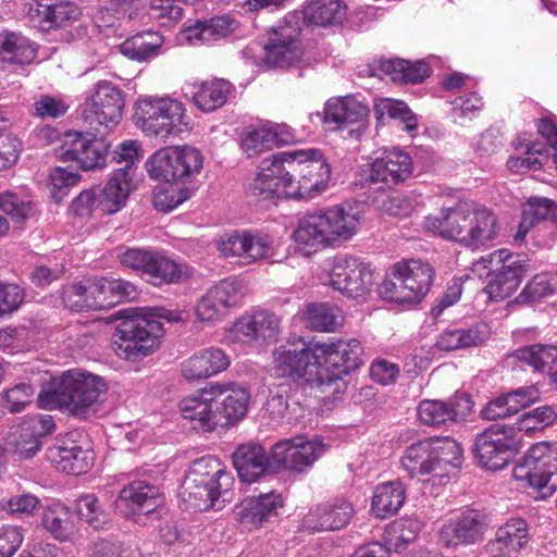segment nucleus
Here are the masks:
<instances>
[{
  "label": "nucleus",
  "instance_id": "nucleus-1",
  "mask_svg": "<svg viewBox=\"0 0 557 557\" xmlns=\"http://www.w3.org/2000/svg\"><path fill=\"white\" fill-rule=\"evenodd\" d=\"M330 177L331 166L318 149L283 151L261 161L249 193L262 200L313 198Z\"/></svg>",
  "mask_w": 557,
  "mask_h": 557
},
{
  "label": "nucleus",
  "instance_id": "nucleus-2",
  "mask_svg": "<svg viewBox=\"0 0 557 557\" xmlns=\"http://www.w3.org/2000/svg\"><path fill=\"white\" fill-rule=\"evenodd\" d=\"M248 391L233 383H211L195 395L180 403L184 419L190 420L193 428L210 432L218 425H227L242 419L248 408Z\"/></svg>",
  "mask_w": 557,
  "mask_h": 557
},
{
  "label": "nucleus",
  "instance_id": "nucleus-3",
  "mask_svg": "<svg viewBox=\"0 0 557 557\" xmlns=\"http://www.w3.org/2000/svg\"><path fill=\"white\" fill-rule=\"evenodd\" d=\"M160 320L177 322L182 320V313L160 307L121 311L113 334L115 354L121 359L136 362L156 351L164 333Z\"/></svg>",
  "mask_w": 557,
  "mask_h": 557
},
{
  "label": "nucleus",
  "instance_id": "nucleus-4",
  "mask_svg": "<svg viewBox=\"0 0 557 557\" xmlns=\"http://www.w3.org/2000/svg\"><path fill=\"white\" fill-rule=\"evenodd\" d=\"M234 476L226 471L221 461L213 456L194 460L185 473L180 496L188 509L205 511L209 508L221 509L231 502Z\"/></svg>",
  "mask_w": 557,
  "mask_h": 557
},
{
  "label": "nucleus",
  "instance_id": "nucleus-5",
  "mask_svg": "<svg viewBox=\"0 0 557 557\" xmlns=\"http://www.w3.org/2000/svg\"><path fill=\"white\" fill-rule=\"evenodd\" d=\"M107 392L108 384L103 377L70 370L63 373L54 388L38 395V403L41 407L65 408L71 416L84 420L98 412Z\"/></svg>",
  "mask_w": 557,
  "mask_h": 557
},
{
  "label": "nucleus",
  "instance_id": "nucleus-6",
  "mask_svg": "<svg viewBox=\"0 0 557 557\" xmlns=\"http://www.w3.org/2000/svg\"><path fill=\"white\" fill-rule=\"evenodd\" d=\"M360 220L357 208L349 205L334 206L300 219L293 238L305 246H335L356 234Z\"/></svg>",
  "mask_w": 557,
  "mask_h": 557
},
{
  "label": "nucleus",
  "instance_id": "nucleus-7",
  "mask_svg": "<svg viewBox=\"0 0 557 557\" xmlns=\"http://www.w3.org/2000/svg\"><path fill=\"white\" fill-rule=\"evenodd\" d=\"M488 269V283L485 292L495 301L511 296L522 278L532 270L525 256L512 255L507 249H498L481 257L472 265V271L482 276L481 270Z\"/></svg>",
  "mask_w": 557,
  "mask_h": 557
},
{
  "label": "nucleus",
  "instance_id": "nucleus-8",
  "mask_svg": "<svg viewBox=\"0 0 557 557\" xmlns=\"http://www.w3.org/2000/svg\"><path fill=\"white\" fill-rule=\"evenodd\" d=\"M134 120L146 135L163 139L177 136L188 128L183 103L170 97L138 99Z\"/></svg>",
  "mask_w": 557,
  "mask_h": 557
},
{
  "label": "nucleus",
  "instance_id": "nucleus-9",
  "mask_svg": "<svg viewBox=\"0 0 557 557\" xmlns=\"http://www.w3.org/2000/svg\"><path fill=\"white\" fill-rule=\"evenodd\" d=\"M512 476L524 488H532L535 498L546 499L557 488V444L533 446L513 467Z\"/></svg>",
  "mask_w": 557,
  "mask_h": 557
},
{
  "label": "nucleus",
  "instance_id": "nucleus-10",
  "mask_svg": "<svg viewBox=\"0 0 557 557\" xmlns=\"http://www.w3.org/2000/svg\"><path fill=\"white\" fill-rule=\"evenodd\" d=\"M320 348L325 355L319 372V388L323 393L339 394L346 389L345 376L357 369L362 360V346L359 339H337L324 343Z\"/></svg>",
  "mask_w": 557,
  "mask_h": 557
},
{
  "label": "nucleus",
  "instance_id": "nucleus-11",
  "mask_svg": "<svg viewBox=\"0 0 557 557\" xmlns=\"http://www.w3.org/2000/svg\"><path fill=\"white\" fill-rule=\"evenodd\" d=\"M203 164L201 152L189 146L161 148L146 161L151 180L166 183H188L200 173Z\"/></svg>",
  "mask_w": 557,
  "mask_h": 557
},
{
  "label": "nucleus",
  "instance_id": "nucleus-12",
  "mask_svg": "<svg viewBox=\"0 0 557 557\" xmlns=\"http://www.w3.org/2000/svg\"><path fill=\"white\" fill-rule=\"evenodd\" d=\"M125 106L123 91L113 83L100 81L95 92L82 107V116L99 134L115 127Z\"/></svg>",
  "mask_w": 557,
  "mask_h": 557
},
{
  "label": "nucleus",
  "instance_id": "nucleus-13",
  "mask_svg": "<svg viewBox=\"0 0 557 557\" xmlns=\"http://www.w3.org/2000/svg\"><path fill=\"white\" fill-rule=\"evenodd\" d=\"M272 369L276 376L293 381L314 382L319 387V372L322 368L311 344L299 341L287 343L274 349Z\"/></svg>",
  "mask_w": 557,
  "mask_h": 557
},
{
  "label": "nucleus",
  "instance_id": "nucleus-14",
  "mask_svg": "<svg viewBox=\"0 0 557 557\" xmlns=\"http://www.w3.org/2000/svg\"><path fill=\"white\" fill-rule=\"evenodd\" d=\"M488 529L487 516L474 508H465L448 520L438 530L443 546L458 549L482 542Z\"/></svg>",
  "mask_w": 557,
  "mask_h": 557
},
{
  "label": "nucleus",
  "instance_id": "nucleus-15",
  "mask_svg": "<svg viewBox=\"0 0 557 557\" xmlns=\"http://www.w3.org/2000/svg\"><path fill=\"white\" fill-rule=\"evenodd\" d=\"M516 448L515 428L493 424L475 438L474 454L487 470H500L510 461Z\"/></svg>",
  "mask_w": 557,
  "mask_h": 557
},
{
  "label": "nucleus",
  "instance_id": "nucleus-16",
  "mask_svg": "<svg viewBox=\"0 0 557 557\" xmlns=\"http://www.w3.org/2000/svg\"><path fill=\"white\" fill-rule=\"evenodd\" d=\"M110 145L103 139L81 132L64 134L59 157L64 162H75L81 170L92 171L106 164Z\"/></svg>",
  "mask_w": 557,
  "mask_h": 557
},
{
  "label": "nucleus",
  "instance_id": "nucleus-17",
  "mask_svg": "<svg viewBox=\"0 0 557 557\" xmlns=\"http://www.w3.org/2000/svg\"><path fill=\"white\" fill-rule=\"evenodd\" d=\"M331 286L350 298L366 295L373 284V273L369 264L356 257H337L330 272Z\"/></svg>",
  "mask_w": 557,
  "mask_h": 557
},
{
  "label": "nucleus",
  "instance_id": "nucleus-18",
  "mask_svg": "<svg viewBox=\"0 0 557 557\" xmlns=\"http://www.w3.org/2000/svg\"><path fill=\"white\" fill-rule=\"evenodd\" d=\"M324 450L321 441H308L302 436L282 440L271 448L273 470L300 472L312 466Z\"/></svg>",
  "mask_w": 557,
  "mask_h": 557
},
{
  "label": "nucleus",
  "instance_id": "nucleus-19",
  "mask_svg": "<svg viewBox=\"0 0 557 557\" xmlns=\"http://www.w3.org/2000/svg\"><path fill=\"white\" fill-rule=\"evenodd\" d=\"M305 53L299 30L288 25L273 29L263 46V62L269 67L286 69L298 63Z\"/></svg>",
  "mask_w": 557,
  "mask_h": 557
},
{
  "label": "nucleus",
  "instance_id": "nucleus-20",
  "mask_svg": "<svg viewBox=\"0 0 557 557\" xmlns=\"http://www.w3.org/2000/svg\"><path fill=\"white\" fill-rule=\"evenodd\" d=\"M284 500L280 493L271 491L244 498L234 509L235 520L248 530L259 529L278 516Z\"/></svg>",
  "mask_w": 557,
  "mask_h": 557
},
{
  "label": "nucleus",
  "instance_id": "nucleus-21",
  "mask_svg": "<svg viewBox=\"0 0 557 557\" xmlns=\"http://www.w3.org/2000/svg\"><path fill=\"white\" fill-rule=\"evenodd\" d=\"M163 502V496L157 486L137 480L120 491L115 506L123 517L129 518L137 515H149L161 507Z\"/></svg>",
  "mask_w": 557,
  "mask_h": 557
},
{
  "label": "nucleus",
  "instance_id": "nucleus-22",
  "mask_svg": "<svg viewBox=\"0 0 557 557\" xmlns=\"http://www.w3.org/2000/svg\"><path fill=\"white\" fill-rule=\"evenodd\" d=\"M355 513L352 505L342 498L310 508L301 520V529L310 532L333 531L345 528Z\"/></svg>",
  "mask_w": 557,
  "mask_h": 557
},
{
  "label": "nucleus",
  "instance_id": "nucleus-23",
  "mask_svg": "<svg viewBox=\"0 0 557 557\" xmlns=\"http://www.w3.org/2000/svg\"><path fill=\"white\" fill-rule=\"evenodd\" d=\"M219 250L224 256L238 257L243 263H250L271 257L274 252V239L267 234L235 232L221 239Z\"/></svg>",
  "mask_w": 557,
  "mask_h": 557
},
{
  "label": "nucleus",
  "instance_id": "nucleus-24",
  "mask_svg": "<svg viewBox=\"0 0 557 557\" xmlns=\"http://www.w3.org/2000/svg\"><path fill=\"white\" fill-rule=\"evenodd\" d=\"M530 540L529 523L522 518H510L496 530L485 550L490 557H517Z\"/></svg>",
  "mask_w": 557,
  "mask_h": 557
},
{
  "label": "nucleus",
  "instance_id": "nucleus-25",
  "mask_svg": "<svg viewBox=\"0 0 557 557\" xmlns=\"http://www.w3.org/2000/svg\"><path fill=\"white\" fill-rule=\"evenodd\" d=\"M46 457L58 470L73 475L87 472L94 462L92 451L83 449L69 436L55 438L54 444L48 447Z\"/></svg>",
  "mask_w": 557,
  "mask_h": 557
},
{
  "label": "nucleus",
  "instance_id": "nucleus-26",
  "mask_svg": "<svg viewBox=\"0 0 557 557\" xmlns=\"http://www.w3.org/2000/svg\"><path fill=\"white\" fill-rule=\"evenodd\" d=\"M27 17L42 32L63 27L78 14L77 7L70 1L33 0L27 4Z\"/></svg>",
  "mask_w": 557,
  "mask_h": 557
},
{
  "label": "nucleus",
  "instance_id": "nucleus-27",
  "mask_svg": "<svg viewBox=\"0 0 557 557\" xmlns=\"http://www.w3.org/2000/svg\"><path fill=\"white\" fill-rule=\"evenodd\" d=\"M473 212V203L458 202L455 207L444 208L438 214H430L424 220V228L442 238L458 242V238H467L470 242L473 237L463 231L465 227L458 222H465L466 215Z\"/></svg>",
  "mask_w": 557,
  "mask_h": 557
},
{
  "label": "nucleus",
  "instance_id": "nucleus-28",
  "mask_svg": "<svg viewBox=\"0 0 557 557\" xmlns=\"http://www.w3.org/2000/svg\"><path fill=\"white\" fill-rule=\"evenodd\" d=\"M412 174L411 157L398 149L384 151L371 164L370 181L383 183L387 187L408 180Z\"/></svg>",
  "mask_w": 557,
  "mask_h": 557
},
{
  "label": "nucleus",
  "instance_id": "nucleus-29",
  "mask_svg": "<svg viewBox=\"0 0 557 557\" xmlns=\"http://www.w3.org/2000/svg\"><path fill=\"white\" fill-rule=\"evenodd\" d=\"M55 428L52 416L36 414L28 418L13 441L14 455L20 459L34 457L41 447V438L51 434Z\"/></svg>",
  "mask_w": 557,
  "mask_h": 557
},
{
  "label": "nucleus",
  "instance_id": "nucleus-30",
  "mask_svg": "<svg viewBox=\"0 0 557 557\" xmlns=\"http://www.w3.org/2000/svg\"><path fill=\"white\" fill-rule=\"evenodd\" d=\"M233 466L242 481L252 483L272 467L271 454L258 443H246L236 447L232 455Z\"/></svg>",
  "mask_w": 557,
  "mask_h": 557
},
{
  "label": "nucleus",
  "instance_id": "nucleus-31",
  "mask_svg": "<svg viewBox=\"0 0 557 557\" xmlns=\"http://www.w3.org/2000/svg\"><path fill=\"white\" fill-rule=\"evenodd\" d=\"M100 202V212L106 215L121 211L133 188L132 175L127 169L114 170L103 187L95 186Z\"/></svg>",
  "mask_w": 557,
  "mask_h": 557
},
{
  "label": "nucleus",
  "instance_id": "nucleus-32",
  "mask_svg": "<svg viewBox=\"0 0 557 557\" xmlns=\"http://www.w3.org/2000/svg\"><path fill=\"white\" fill-rule=\"evenodd\" d=\"M280 329L277 317L269 311H257L240 317L233 326V333L239 341H265L276 337Z\"/></svg>",
  "mask_w": 557,
  "mask_h": 557
},
{
  "label": "nucleus",
  "instance_id": "nucleus-33",
  "mask_svg": "<svg viewBox=\"0 0 557 557\" xmlns=\"http://www.w3.org/2000/svg\"><path fill=\"white\" fill-rule=\"evenodd\" d=\"M230 366V357L218 347H210L189 357L182 368L187 380L205 379L226 370Z\"/></svg>",
  "mask_w": 557,
  "mask_h": 557
},
{
  "label": "nucleus",
  "instance_id": "nucleus-34",
  "mask_svg": "<svg viewBox=\"0 0 557 557\" xmlns=\"http://www.w3.org/2000/svg\"><path fill=\"white\" fill-rule=\"evenodd\" d=\"M458 225L465 227L473 238L468 242L467 238H458V243L470 248H479L496 237V218L484 207L473 205V212L466 215L465 222H458Z\"/></svg>",
  "mask_w": 557,
  "mask_h": 557
},
{
  "label": "nucleus",
  "instance_id": "nucleus-35",
  "mask_svg": "<svg viewBox=\"0 0 557 557\" xmlns=\"http://www.w3.org/2000/svg\"><path fill=\"white\" fill-rule=\"evenodd\" d=\"M397 272L403 276L409 296L413 302H419L428 294L434 277V270L419 259H411L396 263Z\"/></svg>",
  "mask_w": 557,
  "mask_h": 557
},
{
  "label": "nucleus",
  "instance_id": "nucleus-36",
  "mask_svg": "<svg viewBox=\"0 0 557 557\" xmlns=\"http://www.w3.org/2000/svg\"><path fill=\"white\" fill-rule=\"evenodd\" d=\"M367 107L351 98L330 99L324 107L323 122L330 129L362 124Z\"/></svg>",
  "mask_w": 557,
  "mask_h": 557
},
{
  "label": "nucleus",
  "instance_id": "nucleus-37",
  "mask_svg": "<svg viewBox=\"0 0 557 557\" xmlns=\"http://www.w3.org/2000/svg\"><path fill=\"white\" fill-rule=\"evenodd\" d=\"M233 89V85L228 81L215 78L194 85L190 97L199 110L209 113L223 107Z\"/></svg>",
  "mask_w": 557,
  "mask_h": 557
},
{
  "label": "nucleus",
  "instance_id": "nucleus-38",
  "mask_svg": "<svg viewBox=\"0 0 557 557\" xmlns=\"http://www.w3.org/2000/svg\"><path fill=\"white\" fill-rule=\"evenodd\" d=\"M490 337L487 326L474 324L468 329H446L436 339L435 346L443 351H451L480 346Z\"/></svg>",
  "mask_w": 557,
  "mask_h": 557
},
{
  "label": "nucleus",
  "instance_id": "nucleus-39",
  "mask_svg": "<svg viewBox=\"0 0 557 557\" xmlns=\"http://www.w3.org/2000/svg\"><path fill=\"white\" fill-rule=\"evenodd\" d=\"M406 499V488L400 481L379 484L373 493L371 511L376 518L386 519L403 507Z\"/></svg>",
  "mask_w": 557,
  "mask_h": 557
},
{
  "label": "nucleus",
  "instance_id": "nucleus-40",
  "mask_svg": "<svg viewBox=\"0 0 557 557\" xmlns=\"http://www.w3.org/2000/svg\"><path fill=\"white\" fill-rule=\"evenodd\" d=\"M163 42L164 38L160 33L147 30L124 40L120 45V51L132 60L143 62L157 57Z\"/></svg>",
  "mask_w": 557,
  "mask_h": 557
},
{
  "label": "nucleus",
  "instance_id": "nucleus-41",
  "mask_svg": "<svg viewBox=\"0 0 557 557\" xmlns=\"http://www.w3.org/2000/svg\"><path fill=\"white\" fill-rule=\"evenodd\" d=\"M238 22L230 15H216L208 20L197 21L186 32L188 38H197L202 42H213L223 39L238 28Z\"/></svg>",
  "mask_w": 557,
  "mask_h": 557
},
{
  "label": "nucleus",
  "instance_id": "nucleus-42",
  "mask_svg": "<svg viewBox=\"0 0 557 557\" xmlns=\"http://www.w3.org/2000/svg\"><path fill=\"white\" fill-rule=\"evenodd\" d=\"M380 70L394 82L405 84L422 83L430 75V66L424 61L410 62L404 59H385L380 61Z\"/></svg>",
  "mask_w": 557,
  "mask_h": 557
},
{
  "label": "nucleus",
  "instance_id": "nucleus-43",
  "mask_svg": "<svg viewBox=\"0 0 557 557\" xmlns=\"http://www.w3.org/2000/svg\"><path fill=\"white\" fill-rule=\"evenodd\" d=\"M431 449L435 466L436 475L447 474L449 468H460L463 459V451L459 443L450 437H431Z\"/></svg>",
  "mask_w": 557,
  "mask_h": 557
},
{
  "label": "nucleus",
  "instance_id": "nucleus-44",
  "mask_svg": "<svg viewBox=\"0 0 557 557\" xmlns=\"http://www.w3.org/2000/svg\"><path fill=\"white\" fill-rule=\"evenodd\" d=\"M401 466L410 478L436 472L430 438L419 441L407 447L401 457Z\"/></svg>",
  "mask_w": 557,
  "mask_h": 557
},
{
  "label": "nucleus",
  "instance_id": "nucleus-45",
  "mask_svg": "<svg viewBox=\"0 0 557 557\" xmlns=\"http://www.w3.org/2000/svg\"><path fill=\"white\" fill-rule=\"evenodd\" d=\"M346 17V5L341 0H314L307 4L304 18L317 26L337 25Z\"/></svg>",
  "mask_w": 557,
  "mask_h": 557
},
{
  "label": "nucleus",
  "instance_id": "nucleus-46",
  "mask_svg": "<svg viewBox=\"0 0 557 557\" xmlns=\"http://www.w3.org/2000/svg\"><path fill=\"white\" fill-rule=\"evenodd\" d=\"M458 407L457 400L424 399L418 406V417L425 425H447L450 422H455L458 416L463 414V412L459 411Z\"/></svg>",
  "mask_w": 557,
  "mask_h": 557
},
{
  "label": "nucleus",
  "instance_id": "nucleus-47",
  "mask_svg": "<svg viewBox=\"0 0 557 557\" xmlns=\"http://www.w3.org/2000/svg\"><path fill=\"white\" fill-rule=\"evenodd\" d=\"M94 288L95 281L87 286L82 283L65 285L62 289V301L73 311L103 309V301L98 298V290Z\"/></svg>",
  "mask_w": 557,
  "mask_h": 557
},
{
  "label": "nucleus",
  "instance_id": "nucleus-48",
  "mask_svg": "<svg viewBox=\"0 0 557 557\" xmlns=\"http://www.w3.org/2000/svg\"><path fill=\"white\" fill-rule=\"evenodd\" d=\"M0 54L13 63L29 64L37 54L34 42L20 33H7L0 40Z\"/></svg>",
  "mask_w": 557,
  "mask_h": 557
},
{
  "label": "nucleus",
  "instance_id": "nucleus-49",
  "mask_svg": "<svg viewBox=\"0 0 557 557\" xmlns=\"http://www.w3.org/2000/svg\"><path fill=\"white\" fill-rule=\"evenodd\" d=\"M306 325L314 331H335L343 322L341 310L327 302H310L304 312Z\"/></svg>",
  "mask_w": 557,
  "mask_h": 557
},
{
  "label": "nucleus",
  "instance_id": "nucleus-50",
  "mask_svg": "<svg viewBox=\"0 0 557 557\" xmlns=\"http://www.w3.org/2000/svg\"><path fill=\"white\" fill-rule=\"evenodd\" d=\"M95 290L103 301V308L121 301L134 300L138 296L136 286L125 280L101 277L95 281Z\"/></svg>",
  "mask_w": 557,
  "mask_h": 557
},
{
  "label": "nucleus",
  "instance_id": "nucleus-51",
  "mask_svg": "<svg viewBox=\"0 0 557 557\" xmlns=\"http://www.w3.org/2000/svg\"><path fill=\"white\" fill-rule=\"evenodd\" d=\"M148 282L159 286L162 284H175L182 278L180 264L158 251H152L146 273Z\"/></svg>",
  "mask_w": 557,
  "mask_h": 557
},
{
  "label": "nucleus",
  "instance_id": "nucleus-52",
  "mask_svg": "<svg viewBox=\"0 0 557 557\" xmlns=\"http://www.w3.org/2000/svg\"><path fill=\"white\" fill-rule=\"evenodd\" d=\"M264 409L273 420L297 416L299 403L292 395V386L281 384L270 389Z\"/></svg>",
  "mask_w": 557,
  "mask_h": 557
},
{
  "label": "nucleus",
  "instance_id": "nucleus-53",
  "mask_svg": "<svg viewBox=\"0 0 557 557\" xmlns=\"http://www.w3.org/2000/svg\"><path fill=\"white\" fill-rule=\"evenodd\" d=\"M517 358L535 371H549L557 363V346L535 344L516 351Z\"/></svg>",
  "mask_w": 557,
  "mask_h": 557
},
{
  "label": "nucleus",
  "instance_id": "nucleus-54",
  "mask_svg": "<svg viewBox=\"0 0 557 557\" xmlns=\"http://www.w3.org/2000/svg\"><path fill=\"white\" fill-rule=\"evenodd\" d=\"M552 206V199L537 196L530 197L523 206L522 220L515 239L522 240L535 222L548 220Z\"/></svg>",
  "mask_w": 557,
  "mask_h": 557
},
{
  "label": "nucleus",
  "instance_id": "nucleus-55",
  "mask_svg": "<svg viewBox=\"0 0 557 557\" xmlns=\"http://www.w3.org/2000/svg\"><path fill=\"white\" fill-rule=\"evenodd\" d=\"M76 512L81 520L94 529L103 528L110 520L109 513L94 494H85L77 498Z\"/></svg>",
  "mask_w": 557,
  "mask_h": 557
},
{
  "label": "nucleus",
  "instance_id": "nucleus-56",
  "mask_svg": "<svg viewBox=\"0 0 557 557\" xmlns=\"http://www.w3.org/2000/svg\"><path fill=\"white\" fill-rule=\"evenodd\" d=\"M525 150L522 156L510 157L507 161V168L512 173H525L536 171L542 168L543 163L539 157H547V148L541 144H525L521 146Z\"/></svg>",
  "mask_w": 557,
  "mask_h": 557
},
{
  "label": "nucleus",
  "instance_id": "nucleus-57",
  "mask_svg": "<svg viewBox=\"0 0 557 557\" xmlns=\"http://www.w3.org/2000/svg\"><path fill=\"white\" fill-rule=\"evenodd\" d=\"M557 420V412L552 406H541L524 412L516 422L515 431L524 433L540 431Z\"/></svg>",
  "mask_w": 557,
  "mask_h": 557
},
{
  "label": "nucleus",
  "instance_id": "nucleus-58",
  "mask_svg": "<svg viewBox=\"0 0 557 557\" xmlns=\"http://www.w3.org/2000/svg\"><path fill=\"white\" fill-rule=\"evenodd\" d=\"M41 522L44 528L58 540H66L72 532L70 513L62 505H55L45 510Z\"/></svg>",
  "mask_w": 557,
  "mask_h": 557
},
{
  "label": "nucleus",
  "instance_id": "nucleus-59",
  "mask_svg": "<svg viewBox=\"0 0 557 557\" xmlns=\"http://www.w3.org/2000/svg\"><path fill=\"white\" fill-rule=\"evenodd\" d=\"M0 211L5 214L11 222L21 224L33 215V203L17 197L13 193H0Z\"/></svg>",
  "mask_w": 557,
  "mask_h": 557
},
{
  "label": "nucleus",
  "instance_id": "nucleus-60",
  "mask_svg": "<svg viewBox=\"0 0 557 557\" xmlns=\"http://www.w3.org/2000/svg\"><path fill=\"white\" fill-rule=\"evenodd\" d=\"M272 147V127L261 126L247 129L242 137V148L248 157H253Z\"/></svg>",
  "mask_w": 557,
  "mask_h": 557
},
{
  "label": "nucleus",
  "instance_id": "nucleus-61",
  "mask_svg": "<svg viewBox=\"0 0 557 557\" xmlns=\"http://www.w3.org/2000/svg\"><path fill=\"white\" fill-rule=\"evenodd\" d=\"M22 146V140L16 135L0 127V171H5L17 162Z\"/></svg>",
  "mask_w": 557,
  "mask_h": 557
},
{
  "label": "nucleus",
  "instance_id": "nucleus-62",
  "mask_svg": "<svg viewBox=\"0 0 557 557\" xmlns=\"http://www.w3.org/2000/svg\"><path fill=\"white\" fill-rule=\"evenodd\" d=\"M380 295L389 301L394 302H410L413 304L411 296L407 290L405 281L397 272V265L394 264L392 277L386 278L380 286Z\"/></svg>",
  "mask_w": 557,
  "mask_h": 557
},
{
  "label": "nucleus",
  "instance_id": "nucleus-63",
  "mask_svg": "<svg viewBox=\"0 0 557 557\" xmlns=\"http://www.w3.org/2000/svg\"><path fill=\"white\" fill-rule=\"evenodd\" d=\"M553 290L550 277L547 274H537L525 285L517 300L520 304L535 302L550 295Z\"/></svg>",
  "mask_w": 557,
  "mask_h": 557
},
{
  "label": "nucleus",
  "instance_id": "nucleus-64",
  "mask_svg": "<svg viewBox=\"0 0 557 557\" xmlns=\"http://www.w3.org/2000/svg\"><path fill=\"white\" fill-rule=\"evenodd\" d=\"M35 388L28 383H18L5 389V407L10 412L23 411L33 399Z\"/></svg>",
  "mask_w": 557,
  "mask_h": 557
}]
</instances>
